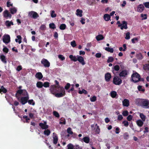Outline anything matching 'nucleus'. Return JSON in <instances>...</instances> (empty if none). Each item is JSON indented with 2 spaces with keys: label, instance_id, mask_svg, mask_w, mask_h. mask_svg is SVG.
Segmentation results:
<instances>
[{
  "label": "nucleus",
  "instance_id": "obj_1",
  "mask_svg": "<svg viewBox=\"0 0 149 149\" xmlns=\"http://www.w3.org/2000/svg\"><path fill=\"white\" fill-rule=\"evenodd\" d=\"M49 90L51 93L55 95L57 97H62L65 95V89L61 86L56 87L55 85H52L50 86Z\"/></svg>",
  "mask_w": 149,
  "mask_h": 149
},
{
  "label": "nucleus",
  "instance_id": "obj_2",
  "mask_svg": "<svg viewBox=\"0 0 149 149\" xmlns=\"http://www.w3.org/2000/svg\"><path fill=\"white\" fill-rule=\"evenodd\" d=\"M136 103L139 106L145 108H149V100L147 99H138L136 101Z\"/></svg>",
  "mask_w": 149,
  "mask_h": 149
},
{
  "label": "nucleus",
  "instance_id": "obj_3",
  "mask_svg": "<svg viewBox=\"0 0 149 149\" xmlns=\"http://www.w3.org/2000/svg\"><path fill=\"white\" fill-rule=\"evenodd\" d=\"M140 75L137 72L133 73L132 76L131 77L132 80L134 82H137L139 81Z\"/></svg>",
  "mask_w": 149,
  "mask_h": 149
},
{
  "label": "nucleus",
  "instance_id": "obj_4",
  "mask_svg": "<svg viewBox=\"0 0 149 149\" xmlns=\"http://www.w3.org/2000/svg\"><path fill=\"white\" fill-rule=\"evenodd\" d=\"M113 83L116 85H120L122 83V79L118 76H116L113 79Z\"/></svg>",
  "mask_w": 149,
  "mask_h": 149
},
{
  "label": "nucleus",
  "instance_id": "obj_5",
  "mask_svg": "<svg viewBox=\"0 0 149 149\" xmlns=\"http://www.w3.org/2000/svg\"><path fill=\"white\" fill-rule=\"evenodd\" d=\"M41 63L45 68H48L50 66V63L47 59L43 58L41 61Z\"/></svg>",
  "mask_w": 149,
  "mask_h": 149
},
{
  "label": "nucleus",
  "instance_id": "obj_6",
  "mask_svg": "<svg viewBox=\"0 0 149 149\" xmlns=\"http://www.w3.org/2000/svg\"><path fill=\"white\" fill-rule=\"evenodd\" d=\"M2 40L3 42L5 44H7L10 41V38L9 35L5 34L3 35Z\"/></svg>",
  "mask_w": 149,
  "mask_h": 149
},
{
  "label": "nucleus",
  "instance_id": "obj_7",
  "mask_svg": "<svg viewBox=\"0 0 149 149\" xmlns=\"http://www.w3.org/2000/svg\"><path fill=\"white\" fill-rule=\"evenodd\" d=\"M28 15L29 17L34 19H36L39 17V15L37 13L34 11H31L29 12Z\"/></svg>",
  "mask_w": 149,
  "mask_h": 149
},
{
  "label": "nucleus",
  "instance_id": "obj_8",
  "mask_svg": "<svg viewBox=\"0 0 149 149\" xmlns=\"http://www.w3.org/2000/svg\"><path fill=\"white\" fill-rule=\"evenodd\" d=\"M3 17L6 19H8V18L10 19L11 18V15L8 12V10H6L3 11Z\"/></svg>",
  "mask_w": 149,
  "mask_h": 149
},
{
  "label": "nucleus",
  "instance_id": "obj_9",
  "mask_svg": "<svg viewBox=\"0 0 149 149\" xmlns=\"http://www.w3.org/2000/svg\"><path fill=\"white\" fill-rule=\"evenodd\" d=\"M122 23L121 24H119L118 25V27H120V28L121 30H123V29H127L128 28L127 22L126 21H123Z\"/></svg>",
  "mask_w": 149,
  "mask_h": 149
},
{
  "label": "nucleus",
  "instance_id": "obj_10",
  "mask_svg": "<svg viewBox=\"0 0 149 149\" xmlns=\"http://www.w3.org/2000/svg\"><path fill=\"white\" fill-rule=\"evenodd\" d=\"M29 99V97H22L20 98V102L22 105L25 104L27 102Z\"/></svg>",
  "mask_w": 149,
  "mask_h": 149
},
{
  "label": "nucleus",
  "instance_id": "obj_11",
  "mask_svg": "<svg viewBox=\"0 0 149 149\" xmlns=\"http://www.w3.org/2000/svg\"><path fill=\"white\" fill-rule=\"evenodd\" d=\"M47 122H44V123H39V126L42 129L46 130L48 128V125H46Z\"/></svg>",
  "mask_w": 149,
  "mask_h": 149
},
{
  "label": "nucleus",
  "instance_id": "obj_12",
  "mask_svg": "<svg viewBox=\"0 0 149 149\" xmlns=\"http://www.w3.org/2000/svg\"><path fill=\"white\" fill-rule=\"evenodd\" d=\"M128 73L127 70H123L119 73V75L120 77H125L127 75Z\"/></svg>",
  "mask_w": 149,
  "mask_h": 149
},
{
  "label": "nucleus",
  "instance_id": "obj_13",
  "mask_svg": "<svg viewBox=\"0 0 149 149\" xmlns=\"http://www.w3.org/2000/svg\"><path fill=\"white\" fill-rule=\"evenodd\" d=\"M78 57L77 61L82 65L85 64L86 63L84 61V58L81 56H77Z\"/></svg>",
  "mask_w": 149,
  "mask_h": 149
},
{
  "label": "nucleus",
  "instance_id": "obj_14",
  "mask_svg": "<svg viewBox=\"0 0 149 149\" xmlns=\"http://www.w3.org/2000/svg\"><path fill=\"white\" fill-rule=\"evenodd\" d=\"M144 6L143 4H140L137 7V11L138 12H142L144 10Z\"/></svg>",
  "mask_w": 149,
  "mask_h": 149
},
{
  "label": "nucleus",
  "instance_id": "obj_15",
  "mask_svg": "<svg viewBox=\"0 0 149 149\" xmlns=\"http://www.w3.org/2000/svg\"><path fill=\"white\" fill-rule=\"evenodd\" d=\"M111 77V74L109 72H107L105 74V79L107 82L109 81Z\"/></svg>",
  "mask_w": 149,
  "mask_h": 149
},
{
  "label": "nucleus",
  "instance_id": "obj_16",
  "mask_svg": "<svg viewBox=\"0 0 149 149\" xmlns=\"http://www.w3.org/2000/svg\"><path fill=\"white\" fill-rule=\"evenodd\" d=\"M123 105L124 107H128L130 104L129 100L127 99H124L122 102Z\"/></svg>",
  "mask_w": 149,
  "mask_h": 149
},
{
  "label": "nucleus",
  "instance_id": "obj_17",
  "mask_svg": "<svg viewBox=\"0 0 149 149\" xmlns=\"http://www.w3.org/2000/svg\"><path fill=\"white\" fill-rule=\"evenodd\" d=\"M136 123L138 126L140 127H141L143 125V121L140 119H139L136 121Z\"/></svg>",
  "mask_w": 149,
  "mask_h": 149
},
{
  "label": "nucleus",
  "instance_id": "obj_18",
  "mask_svg": "<svg viewBox=\"0 0 149 149\" xmlns=\"http://www.w3.org/2000/svg\"><path fill=\"white\" fill-rule=\"evenodd\" d=\"M35 77L39 80L41 79L43 77V75L40 72H38L36 73Z\"/></svg>",
  "mask_w": 149,
  "mask_h": 149
},
{
  "label": "nucleus",
  "instance_id": "obj_19",
  "mask_svg": "<svg viewBox=\"0 0 149 149\" xmlns=\"http://www.w3.org/2000/svg\"><path fill=\"white\" fill-rule=\"evenodd\" d=\"M0 59L3 63L5 64L7 63L6 57L3 55H0Z\"/></svg>",
  "mask_w": 149,
  "mask_h": 149
},
{
  "label": "nucleus",
  "instance_id": "obj_20",
  "mask_svg": "<svg viewBox=\"0 0 149 149\" xmlns=\"http://www.w3.org/2000/svg\"><path fill=\"white\" fill-rule=\"evenodd\" d=\"M110 15L108 14H105L104 15V19L106 21H108L110 19Z\"/></svg>",
  "mask_w": 149,
  "mask_h": 149
},
{
  "label": "nucleus",
  "instance_id": "obj_21",
  "mask_svg": "<svg viewBox=\"0 0 149 149\" xmlns=\"http://www.w3.org/2000/svg\"><path fill=\"white\" fill-rule=\"evenodd\" d=\"M136 57L139 60L142 59L143 58V56L141 53L136 54Z\"/></svg>",
  "mask_w": 149,
  "mask_h": 149
},
{
  "label": "nucleus",
  "instance_id": "obj_22",
  "mask_svg": "<svg viewBox=\"0 0 149 149\" xmlns=\"http://www.w3.org/2000/svg\"><path fill=\"white\" fill-rule=\"evenodd\" d=\"M7 92V90L3 86H1L0 87V93L2 92L4 93H6Z\"/></svg>",
  "mask_w": 149,
  "mask_h": 149
},
{
  "label": "nucleus",
  "instance_id": "obj_23",
  "mask_svg": "<svg viewBox=\"0 0 149 149\" xmlns=\"http://www.w3.org/2000/svg\"><path fill=\"white\" fill-rule=\"evenodd\" d=\"M95 38L97 41H100L103 40L104 38V37L103 35L100 34L97 36Z\"/></svg>",
  "mask_w": 149,
  "mask_h": 149
},
{
  "label": "nucleus",
  "instance_id": "obj_24",
  "mask_svg": "<svg viewBox=\"0 0 149 149\" xmlns=\"http://www.w3.org/2000/svg\"><path fill=\"white\" fill-rule=\"evenodd\" d=\"M69 58L72 61L74 62H76L77 61L78 57L77 58L75 56H73L72 55H70L69 56Z\"/></svg>",
  "mask_w": 149,
  "mask_h": 149
},
{
  "label": "nucleus",
  "instance_id": "obj_25",
  "mask_svg": "<svg viewBox=\"0 0 149 149\" xmlns=\"http://www.w3.org/2000/svg\"><path fill=\"white\" fill-rule=\"evenodd\" d=\"M23 90H21L19 89L16 92V93L15 94V97L17 98L18 97V96L17 95L18 94L21 95L23 93Z\"/></svg>",
  "mask_w": 149,
  "mask_h": 149
},
{
  "label": "nucleus",
  "instance_id": "obj_26",
  "mask_svg": "<svg viewBox=\"0 0 149 149\" xmlns=\"http://www.w3.org/2000/svg\"><path fill=\"white\" fill-rule=\"evenodd\" d=\"M10 13L12 14H13L17 12V10L16 8L14 7L13 8H10Z\"/></svg>",
  "mask_w": 149,
  "mask_h": 149
},
{
  "label": "nucleus",
  "instance_id": "obj_27",
  "mask_svg": "<svg viewBox=\"0 0 149 149\" xmlns=\"http://www.w3.org/2000/svg\"><path fill=\"white\" fill-rule=\"evenodd\" d=\"M117 95V93L115 91H112L110 93L111 97L113 98L116 97Z\"/></svg>",
  "mask_w": 149,
  "mask_h": 149
},
{
  "label": "nucleus",
  "instance_id": "obj_28",
  "mask_svg": "<svg viewBox=\"0 0 149 149\" xmlns=\"http://www.w3.org/2000/svg\"><path fill=\"white\" fill-rule=\"evenodd\" d=\"M53 143L54 144H56L58 142V139L57 135H56L53 137Z\"/></svg>",
  "mask_w": 149,
  "mask_h": 149
},
{
  "label": "nucleus",
  "instance_id": "obj_29",
  "mask_svg": "<svg viewBox=\"0 0 149 149\" xmlns=\"http://www.w3.org/2000/svg\"><path fill=\"white\" fill-rule=\"evenodd\" d=\"M37 87L39 88H42L43 86V84L42 82L39 81L36 84Z\"/></svg>",
  "mask_w": 149,
  "mask_h": 149
},
{
  "label": "nucleus",
  "instance_id": "obj_30",
  "mask_svg": "<svg viewBox=\"0 0 149 149\" xmlns=\"http://www.w3.org/2000/svg\"><path fill=\"white\" fill-rule=\"evenodd\" d=\"M83 139L84 141L87 143H88L90 141V139L88 137H84L83 138Z\"/></svg>",
  "mask_w": 149,
  "mask_h": 149
},
{
  "label": "nucleus",
  "instance_id": "obj_31",
  "mask_svg": "<svg viewBox=\"0 0 149 149\" xmlns=\"http://www.w3.org/2000/svg\"><path fill=\"white\" fill-rule=\"evenodd\" d=\"M139 116L143 121H145L146 119V116L144 115L143 113H141L140 114Z\"/></svg>",
  "mask_w": 149,
  "mask_h": 149
},
{
  "label": "nucleus",
  "instance_id": "obj_32",
  "mask_svg": "<svg viewBox=\"0 0 149 149\" xmlns=\"http://www.w3.org/2000/svg\"><path fill=\"white\" fill-rule=\"evenodd\" d=\"M105 49L109 52L112 53L113 52L114 50L113 48H110L109 47H106Z\"/></svg>",
  "mask_w": 149,
  "mask_h": 149
},
{
  "label": "nucleus",
  "instance_id": "obj_33",
  "mask_svg": "<svg viewBox=\"0 0 149 149\" xmlns=\"http://www.w3.org/2000/svg\"><path fill=\"white\" fill-rule=\"evenodd\" d=\"M77 13L76 14L77 15H79L80 17H81L82 16V10H80L79 9H78L76 10Z\"/></svg>",
  "mask_w": 149,
  "mask_h": 149
},
{
  "label": "nucleus",
  "instance_id": "obj_34",
  "mask_svg": "<svg viewBox=\"0 0 149 149\" xmlns=\"http://www.w3.org/2000/svg\"><path fill=\"white\" fill-rule=\"evenodd\" d=\"M22 95L24 96H25V97H29L28 93L26 90H23V91L22 93Z\"/></svg>",
  "mask_w": 149,
  "mask_h": 149
},
{
  "label": "nucleus",
  "instance_id": "obj_35",
  "mask_svg": "<svg viewBox=\"0 0 149 149\" xmlns=\"http://www.w3.org/2000/svg\"><path fill=\"white\" fill-rule=\"evenodd\" d=\"M143 68L145 70H149V64H146L144 65Z\"/></svg>",
  "mask_w": 149,
  "mask_h": 149
},
{
  "label": "nucleus",
  "instance_id": "obj_36",
  "mask_svg": "<svg viewBox=\"0 0 149 149\" xmlns=\"http://www.w3.org/2000/svg\"><path fill=\"white\" fill-rule=\"evenodd\" d=\"M129 135L127 132H125L123 134V138L127 140L129 137Z\"/></svg>",
  "mask_w": 149,
  "mask_h": 149
},
{
  "label": "nucleus",
  "instance_id": "obj_37",
  "mask_svg": "<svg viewBox=\"0 0 149 149\" xmlns=\"http://www.w3.org/2000/svg\"><path fill=\"white\" fill-rule=\"evenodd\" d=\"M51 133L50 130L49 129L45 130L44 131V134H45L47 136H48Z\"/></svg>",
  "mask_w": 149,
  "mask_h": 149
},
{
  "label": "nucleus",
  "instance_id": "obj_38",
  "mask_svg": "<svg viewBox=\"0 0 149 149\" xmlns=\"http://www.w3.org/2000/svg\"><path fill=\"white\" fill-rule=\"evenodd\" d=\"M67 132L70 135H72L73 134V132L72 131V129L70 127H68L67 129Z\"/></svg>",
  "mask_w": 149,
  "mask_h": 149
},
{
  "label": "nucleus",
  "instance_id": "obj_39",
  "mask_svg": "<svg viewBox=\"0 0 149 149\" xmlns=\"http://www.w3.org/2000/svg\"><path fill=\"white\" fill-rule=\"evenodd\" d=\"M53 115L56 117L58 118L60 117V115L56 111H54L53 112Z\"/></svg>",
  "mask_w": 149,
  "mask_h": 149
},
{
  "label": "nucleus",
  "instance_id": "obj_40",
  "mask_svg": "<svg viewBox=\"0 0 149 149\" xmlns=\"http://www.w3.org/2000/svg\"><path fill=\"white\" fill-rule=\"evenodd\" d=\"M66 27V25L64 24H61L59 27V28L61 30H64L65 29Z\"/></svg>",
  "mask_w": 149,
  "mask_h": 149
},
{
  "label": "nucleus",
  "instance_id": "obj_41",
  "mask_svg": "<svg viewBox=\"0 0 149 149\" xmlns=\"http://www.w3.org/2000/svg\"><path fill=\"white\" fill-rule=\"evenodd\" d=\"M78 93L80 94L84 93L85 94H86L87 93V91L84 89H83L81 91L79 90Z\"/></svg>",
  "mask_w": 149,
  "mask_h": 149
},
{
  "label": "nucleus",
  "instance_id": "obj_42",
  "mask_svg": "<svg viewBox=\"0 0 149 149\" xmlns=\"http://www.w3.org/2000/svg\"><path fill=\"white\" fill-rule=\"evenodd\" d=\"M120 67L119 65H116L114 66L113 69L116 71H118L120 69Z\"/></svg>",
  "mask_w": 149,
  "mask_h": 149
},
{
  "label": "nucleus",
  "instance_id": "obj_43",
  "mask_svg": "<svg viewBox=\"0 0 149 149\" xmlns=\"http://www.w3.org/2000/svg\"><path fill=\"white\" fill-rule=\"evenodd\" d=\"M49 27L50 28L53 29H55L56 28L55 24L53 23H50L49 24Z\"/></svg>",
  "mask_w": 149,
  "mask_h": 149
},
{
  "label": "nucleus",
  "instance_id": "obj_44",
  "mask_svg": "<svg viewBox=\"0 0 149 149\" xmlns=\"http://www.w3.org/2000/svg\"><path fill=\"white\" fill-rule=\"evenodd\" d=\"M49 86V83L48 82H45L43 84V86L45 88L48 87Z\"/></svg>",
  "mask_w": 149,
  "mask_h": 149
},
{
  "label": "nucleus",
  "instance_id": "obj_45",
  "mask_svg": "<svg viewBox=\"0 0 149 149\" xmlns=\"http://www.w3.org/2000/svg\"><path fill=\"white\" fill-rule=\"evenodd\" d=\"M137 88L139 91L144 92L145 91L144 89L142 88V86L139 85L137 87Z\"/></svg>",
  "mask_w": 149,
  "mask_h": 149
},
{
  "label": "nucleus",
  "instance_id": "obj_46",
  "mask_svg": "<svg viewBox=\"0 0 149 149\" xmlns=\"http://www.w3.org/2000/svg\"><path fill=\"white\" fill-rule=\"evenodd\" d=\"M67 149H74V146L71 143L69 144L67 146Z\"/></svg>",
  "mask_w": 149,
  "mask_h": 149
},
{
  "label": "nucleus",
  "instance_id": "obj_47",
  "mask_svg": "<svg viewBox=\"0 0 149 149\" xmlns=\"http://www.w3.org/2000/svg\"><path fill=\"white\" fill-rule=\"evenodd\" d=\"M141 17H143L142 19V20L146 19H147V15L146 14H141Z\"/></svg>",
  "mask_w": 149,
  "mask_h": 149
},
{
  "label": "nucleus",
  "instance_id": "obj_48",
  "mask_svg": "<svg viewBox=\"0 0 149 149\" xmlns=\"http://www.w3.org/2000/svg\"><path fill=\"white\" fill-rule=\"evenodd\" d=\"M29 104H32L33 105H34L35 104V103L34 102L33 100H28V102Z\"/></svg>",
  "mask_w": 149,
  "mask_h": 149
},
{
  "label": "nucleus",
  "instance_id": "obj_49",
  "mask_svg": "<svg viewBox=\"0 0 149 149\" xmlns=\"http://www.w3.org/2000/svg\"><path fill=\"white\" fill-rule=\"evenodd\" d=\"M113 60L114 59L113 57H109L107 61V62L108 63L111 62L113 61Z\"/></svg>",
  "mask_w": 149,
  "mask_h": 149
},
{
  "label": "nucleus",
  "instance_id": "obj_50",
  "mask_svg": "<svg viewBox=\"0 0 149 149\" xmlns=\"http://www.w3.org/2000/svg\"><path fill=\"white\" fill-rule=\"evenodd\" d=\"M51 17H56V15L55 13V11L54 10H52L51 13Z\"/></svg>",
  "mask_w": 149,
  "mask_h": 149
},
{
  "label": "nucleus",
  "instance_id": "obj_51",
  "mask_svg": "<svg viewBox=\"0 0 149 149\" xmlns=\"http://www.w3.org/2000/svg\"><path fill=\"white\" fill-rule=\"evenodd\" d=\"M46 29V26L44 24L41 25L40 28V29L42 31H43L45 30Z\"/></svg>",
  "mask_w": 149,
  "mask_h": 149
},
{
  "label": "nucleus",
  "instance_id": "obj_52",
  "mask_svg": "<svg viewBox=\"0 0 149 149\" xmlns=\"http://www.w3.org/2000/svg\"><path fill=\"white\" fill-rule=\"evenodd\" d=\"M90 100L92 102H94L96 100V97L95 96H93L90 98Z\"/></svg>",
  "mask_w": 149,
  "mask_h": 149
},
{
  "label": "nucleus",
  "instance_id": "obj_53",
  "mask_svg": "<svg viewBox=\"0 0 149 149\" xmlns=\"http://www.w3.org/2000/svg\"><path fill=\"white\" fill-rule=\"evenodd\" d=\"M3 47H4L3 49V52L6 53H8L9 51V49L4 46H3Z\"/></svg>",
  "mask_w": 149,
  "mask_h": 149
},
{
  "label": "nucleus",
  "instance_id": "obj_54",
  "mask_svg": "<svg viewBox=\"0 0 149 149\" xmlns=\"http://www.w3.org/2000/svg\"><path fill=\"white\" fill-rule=\"evenodd\" d=\"M130 33L129 32H127L126 33V36L125 38L126 39L128 40L130 39Z\"/></svg>",
  "mask_w": 149,
  "mask_h": 149
},
{
  "label": "nucleus",
  "instance_id": "obj_55",
  "mask_svg": "<svg viewBox=\"0 0 149 149\" xmlns=\"http://www.w3.org/2000/svg\"><path fill=\"white\" fill-rule=\"evenodd\" d=\"M138 39L137 38H134L132 39L131 40L132 42V43H136V42L135 41H136V42H137L138 41Z\"/></svg>",
  "mask_w": 149,
  "mask_h": 149
},
{
  "label": "nucleus",
  "instance_id": "obj_56",
  "mask_svg": "<svg viewBox=\"0 0 149 149\" xmlns=\"http://www.w3.org/2000/svg\"><path fill=\"white\" fill-rule=\"evenodd\" d=\"M58 58L61 61H63L65 59V57L62 55H58Z\"/></svg>",
  "mask_w": 149,
  "mask_h": 149
},
{
  "label": "nucleus",
  "instance_id": "obj_57",
  "mask_svg": "<svg viewBox=\"0 0 149 149\" xmlns=\"http://www.w3.org/2000/svg\"><path fill=\"white\" fill-rule=\"evenodd\" d=\"M70 86V84L69 83H67L65 86V89L66 90L69 89Z\"/></svg>",
  "mask_w": 149,
  "mask_h": 149
},
{
  "label": "nucleus",
  "instance_id": "obj_58",
  "mask_svg": "<svg viewBox=\"0 0 149 149\" xmlns=\"http://www.w3.org/2000/svg\"><path fill=\"white\" fill-rule=\"evenodd\" d=\"M123 124L124 125V126L127 127L129 125V123L126 120L124 121L123 122Z\"/></svg>",
  "mask_w": 149,
  "mask_h": 149
},
{
  "label": "nucleus",
  "instance_id": "obj_59",
  "mask_svg": "<svg viewBox=\"0 0 149 149\" xmlns=\"http://www.w3.org/2000/svg\"><path fill=\"white\" fill-rule=\"evenodd\" d=\"M71 45L73 47H75L76 46L75 41L74 40H73L71 42Z\"/></svg>",
  "mask_w": 149,
  "mask_h": 149
},
{
  "label": "nucleus",
  "instance_id": "obj_60",
  "mask_svg": "<svg viewBox=\"0 0 149 149\" xmlns=\"http://www.w3.org/2000/svg\"><path fill=\"white\" fill-rule=\"evenodd\" d=\"M128 114V112L127 111H125L123 112V115L124 116H127Z\"/></svg>",
  "mask_w": 149,
  "mask_h": 149
},
{
  "label": "nucleus",
  "instance_id": "obj_61",
  "mask_svg": "<svg viewBox=\"0 0 149 149\" xmlns=\"http://www.w3.org/2000/svg\"><path fill=\"white\" fill-rule=\"evenodd\" d=\"M133 117L132 115H129L127 118V120L129 121H130L132 120Z\"/></svg>",
  "mask_w": 149,
  "mask_h": 149
},
{
  "label": "nucleus",
  "instance_id": "obj_62",
  "mask_svg": "<svg viewBox=\"0 0 149 149\" xmlns=\"http://www.w3.org/2000/svg\"><path fill=\"white\" fill-rule=\"evenodd\" d=\"M22 69V67L21 65H18L17 68L16 70L18 71H19Z\"/></svg>",
  "mask_w": 149,
  "mask_h": 149
},
{
  "label": "nucleus",
  "instance_id": "obj_63",
  "mask_svg": "<svg viewBox=\"0 0 149 149\" xmlns=\"http://www.w3.org/2000/svg\"><path fill=\"white\" fill-rule=\"evenodd\" d=\"M143 5L146 8H149V2H146L144 3Z\"/></svg>",
  "mask_w": 149,
  "mask_h": 149
},
{
  "label": "nucleus",
  "instance_id": "obj_64",
  "mask_svg": "<svg viewBox=\"0 0 149 149\" xmlns=\"http://www.w3.org/2000/svg\"><path fill=\"white\" fill-rule=\"evenodd\" d=\"M5 25L7 26L10 27V21L8 20L6 21L5 22Z\"/></svg>",
  "mask_w": 149,
  "mask_h": 149
}]
</instances>
